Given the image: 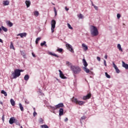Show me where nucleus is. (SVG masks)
Returning a JSON list of instances; mask_svg holds the SVG:
<instances>
[{"mask_svg": "<svg viewBox=\"0 0 128 128\" xmlns=\"http://www.w3.org/2000/svg\"><path fill=\"white\" fill-rule=\"evenodd\" d=\"M70 70L74 74V76L76 78V74H78L82 72V68L78 66H70Z\"/></svg>", "mask_w": 128, "mask_h": 128, "instance_id": "nucleus-1", "label": "nucleus"}, {"mask_svg": "<svg viewBox=\"0 0 128 128\" xmlns=\"http://www.w3.org/2000/svg\"><path fill=\"white\" fill-rule=\"evenodd\" d=\"M90 32L92 36H98V28L92 25L90 26Z\"/></svg>", "mask_w": 128, "mask_h": 128, "instance_id": "nucleus-2", "label": "nucleus"}, {"mask_svg": "<svg viewBox=\"0 0 128 128\" xmlns=\"http://www.w3.org/2000/svg\"><path fill=\"white\" fill-rule=\"evenodd\" d=\"M71 100L72 102H74L76 104H78L79 106H82V104H86V102L84 101H80L78 100V98L73 97L72 98H71Z\"/></svg>", "mask_w": 128, "mask_h": 128, "instance_id": "nucleus-3", "label": "nucleus"}, {"mask_svg": "<svg viewBox=\"0 0 128 128\" xmlns=\"http://www.w3.org/2000/svg\"><path fill=\"white\" fill-rule=\"evenodd\" d=\"M12 78L16 79L20 76V74L18 69H15L14 72H12Z\"/></svg>", "mask_w": 128, "mask_h": 128, "instance_id": "nucleus-4", "label": "nucleus"}, {"mask_svg": "<svg viewBox=\"0 0 128 128\" xmlns=\"http://www.w3.org/2000/svg\"><path fill=\"white\" fill-rule=\"evenodd\" d=\"M56 22L54 20H52L51 21V30L52 34L54 32V28H56Z\"/></svg>", "mask_w": 128, "mask_h": 128, "instance_id": "nucleus-5", "label": "nucleus"}, {"mask_svg": "<svg viewBox=\"0 0 128 128\" xmlns=\"http://www.w3.org/2000/svg\"><path fill=\"white\" fill-rule=\"evenodd\" d=\"M66 46L70 52H74V48H72V45L66 44Z\"/></svg>", "mask_w": 128, "mask_h": 128, "instance_id": "nucleus-6", "label": "nucleus"}, {"mask_svg": "<svg viewBox=\"0 0 128 128\" xmlns=\"http://www.w3.org/2000/svg\"><path fill=\"white\" fill-rule=\"evenodd\" d=\"M58 72H60V76L61 78H62L63 80H66V76H64V73H62V72L60 70H58Z\"/></svg>", "mask_w": 128, "mask_h": 128, "instance_id": "nucleus-7", "label": "nucleus"}, {"mask_svg": "<svg viewBox=\"0 0 128 128\" xmlns=\"http://www.w3.org/2000/svg\"><path fill=\"white\" fill-rule=\"evenodd\" d=\"M16 118H14V117H12L9 120V123L10 124H14Z\"/></svg>", "mask_w": 128, "mask_h": 128, "instance_id": "nucleus-8", "label": "nucleus"}, {"mask_svg": "<svg viewBox=\"0 0 128 128\" xmlns=\"http://www.w3.org/2000/svg\"><path fill=\"white\" fill-rule=\"evenodd\" d=\"M18 36H20V38H26V32H23V33H20L17 34Z\"/></svg>", "mask_w": 128, "mask_h": 128, "instance_id": "nucleus-9", "label": "nucleus"}, {"mask_svg": "<svg viewBox=\"0 0 128 128\" xmlns=\"http://www.w3.org/2000/svg\"><path fill=\"white\" fill-rule=\"evenodd\" d=\"M122 64L123 68H124L126 70H128V64H126V62H124V61L122 62Z\"/></svg>", "mask_w": 128, "mask_h": 128, "instance_id": "nucleus-10", "label": "nucleus"}, {"mask_svg": "<svg viewBox=\"0 0 128 128\" xmlns=\"http://www.w3.org/2000/svg\"><path fill=\"white\" fill-rule=\"evenodd\" d=\"M64 103H60L56 105V108H64Z\"/></svg>", "mask_w": 128, "mask_h": 128, "instance_id": "nucleus-11", "label": "nucleus"}, {"mask_svg": "<svg viewBox=\"0 0 128 128\" xmlns=\"http://www.w3.org/2000/svg\"><path fill=\"white\" fill-rule=\"evenodd\" d=\"M88 98H90V94H88L86 96L83 97V100H88Z\"/></svg>", "mask_w": 128, "mask_h": 128, "instance_id": "nucleus-12", "label": "nucleus"}, {"mask_svg": "<svg viewBox=\"0 0 128 128\" xmlns=\"http://www.w3.org/2000/svg\"><path fill=\"white\" fill-rule=\"evenodd\" d=\"M6 24H8V26H10V28H12V26H14L12 22H10V20L6 21Z\"/></svg>", "mask_w": 128, "mask_h": 128, "instance_id": "nucleus-13", "label": "nucleus"}, {"mask_svg": "<svg viewBox=\"0 0 128 128\" xmlns=\"http://www.w3.org/2000/svg\"><path fill=\"white\" fill-rule=\"evenodd\" d=\"M2 30H4L5 32H8V28L4 26H2V27H0V32H2Z\"/></svg>", "mask_w": 128, "mask_h": 128, "instance_id": "nucleus-14", "label": "nucleus"}, {"mask_svg": "<svg viewBox=\"0 0 128 128\" xmlns=\"http://www.w3.org/2000/svg\"><path fill=\"white\" fill-rule=\"evenodd\" d=\"M82 62H83V64L84 66V68H86V66H88V62H86V59L84 58L82 60Z\"/></svg>", "mask_w": 128, "mask_h": 128, "instance_id": "nucleus-15", "label": "nucleus"}, {"mask_svg": "<svg viewBox=\"0 0 128 128\" xmlns=\"http://www.w3.org/2000/svg\"><path fill=\"white\" fill-rule=\"evenodd\" d=\"M64 114V108H60L59 110V116H62Z\"/></svg>", "mask_w": 128, "mask_h": 128, "instance_id": "nucleus-16", "label": "nucleus"}, {"mask_svg": "<svg viewBox=\"0 0 128 128\" xmlns=\"http://www.w3.org/2000/svg\"><path fill=\"white\" fill-rule=\"evenodd\" d=\"M25 4H26L27 8H30V1L26 0L25 2Z\"/></svg>", "mask_w": 128, "mask_h": 128, "instance_id": "nucleus-17", "label": "nucleus"}, {"mask_svg": "<svg viewBox=\"0 0 128 128\" xmlns=\"http://www.w3.org/2000/svg\"><path fill=\"white\" fill-rule=\"evenodd\" d=\"M10 102L12 106H14L16 104V102L14 100V99L12 98L10 100Z\"/></svg>", "mask_w": 128, "mask_h": 128, "instance_id": "nucleus-18", "label": "nucleus"}, {"mask_svg": "<svg viewBox=\"0 0 128 128\" xmlns=\"http://www.w3.org/2000/svg\"><path fill=\"white\" fill-rule=\"evenodd\" d=\"M49 54H50V56H56V58H59L60 56H58V54L52 53V52H48Z\"/></svg>", "mask_w": 128, "mask_h": 128, "instance_id": "nucleus-19", "label": "nucleus"}, {"mask_svg": "<svg viewBox=\"0 0 128 128\" xmlns=\"http://www.w3.org/2000/svg\"><path fill=\"white\" fill-rule=\"evenodd\" d=\"M24 80H26V82H28V80H30V76L28 74H26L24 76Z\"/></svg>", "mask_w": 128, "mask_h": 128, "instance_id": "nucleus-20", "label": "nucleus"}, {"mask_svg": "<svg viewBox=\"0 0 128 128\" xmlns=\"http://www.w3.org/2000/svg\"><path fill=\"white\" fill-rule=\"evenodd\" d=\"M83 70L86 72V74H88V72H90V69L86 67H84Z\"/></svg>", "mask_w": 128, "mask_h": 128, "instance_id": "nucleus-21", "label": "nucleus"}, {"mask_svg": "<svg viewBox=\"0 0 128 128\" xmlns=\"http://www.w3.org/2000/svg\"><path fill=\"white\" fill-rule=\"evenodd\" d=\"M82 46L84 48V50H88V46L86 44H82Z\"/></svg>", "mask_w": 128, "mask_h": 128, "instance_id": "nucleus-22", "label": "nucleus"}, {"mask_svg": "<svg viewBox=\"0 0 128 128\" xmlns=\"http://www.w3.org/2000/svg\"><path fill=\"white\" fill-rule=\"evenodd\" d=\"M19 108L21 112H24V106H22V104H21V103L19 104Z\"/></svg>", "mask_w": 128, "mask_h": 128, "instance_id": "nucleus-23", "label": "nucleus"}, {"mask_svg": "<svg viewBox=\"0 0 128 128\" xmlns=\"http://www.w3.org/2000/svg\"><path fill=\"white\" fill-rule=\"evenodd\" d=\"M38 14H40L38 11H35L34 12V16L38 17Z\"/></svg>", "mask_w": 128, "mask_h": 128, "instance_id": "nucleus-24", "label": "nucleus"}, {"mask_svg": "<svg viewBox=\"0 0 128 128\" xmlns=\"http://www.w3.org/2000/svg\"><path fill=\"white\" fill-rule=\"evenodd\" d=\"M3 4L4 6H8V4H10V2L8 0H5Z\"/></svg>", "mask_w": 128, "mask_h": 128, "instance_id": "nucleus-25", "label": "nucleus"}, {"mask_svg": "<svg viewBox=\"0 0 128 128\" xmlns=\"http://www.w3.org/2000/svg\"><path fill=\"white\" fill-rule=\"evenodd\" d=\"M1 94H4V96H8V94L6 93V91H4V90H2L1 91Z\"/></svg>", "mask_w": 128, "mask_h": 128, "instance_id": "nucleus-26", "label": "nucleus"}, {"mask_svg": "<svg viewBox=\"0 0 128 128\" xmlns=\"http://www.w3.org/2000/svg\"><path fill=\"white\" fill-rule=\"evenodd\" d=\"M66 64H67V66H70V67L72 66H74L73 65H72V63H70V62H68V61H67L66 62Z\"/></svg>", "mask_w": 128, "mask_h": 128, "instance_id": "nucleus-27", "label": "nucleus"}, {"mask_svg": "<svg viewBox=\"0 0 128 128\" xmlns=\"http://www.w3.org/2000/svg\"><path fill=\"white\" fill-rule=\"evenodd\" d=\"M117 48H118L119 50L122 52V46H120V44H118L117 46Z\"/></svg>", "mask_w": 128, "mask_h": 128, "instance_id": "nucleus-28", "label": "nucleus"}, {"mask_svg": "<svg viewBox=\"0 0 128 128\" xmlns=\"http://www.w3.org/2000/svg\"><path fill=\"white\" fill-rule=\"evenodd\" d=\"M46 41H44L43 42H42L40 44V46H46Z\"/></svg>", "mask_w": 128, "mask_h": 128, "instance_id": "nucleus-29", "label": "nucleus"}, {"mask_svg": "<svg viewBox=\"0 0 128 128\" xmlns=\"http://www.w3.org/2000/svg\"><path fill=\"white\" fill-rule=\"evenodd\" d=\"M39 124H44V120L42 118H40L38 120Z\"/></svg>", "mask_w": 128, "mask_h": 128, "instance_id": "nucleus-30", "label": "nucleus"}, {"mask_svg": "<svg viewBox=\"0 0 128 128\" xmlns=\"http://www.w3.org/2000/svg\"><path fill=\"white\" fill-rule=\"evenodd\" d=\"M14 122L17 126H20V122L18 120H15V122Z\"/></svg>", "mask_w": 128, "mask_h": 128, "instance_id": "nucleus-31", "label": "nucleus"}, {"mask_svg": "<svg viewBox=\"0 0 128 128\" xmlns=\"http://www.w3.org/2000/svg\"><path fill=\"white\" fill-rule=\"evenodd\" d=\"M41 128H49L48 126L46 124H43L40 126Z\"/></svg>", "mask_w": 128, "mask_h": 128, "instance_id": "nucleus-32", "label": "nucleus"}, {"mask_svg": "<svg viewBox=\"0 0 128 128\" xmlns=\"http://www.w3.org/2000/svg\"><path fill=\"white\" fill-rule=\"evenodd\" d=\"M41 38H36V44H38V40H40Z\"/></svg>", "mask_w": 128, "mask_h": 128, "instance_id": "nucleus-33", "label": "nucleus"}, {"mask_svg": "<svg viewBox=\"0 0 128 128\" xmlns=\"http://www.w3.org/2000/svg\"><path fill=\"white\" fill-rule=\"evenodd\" d=\"M105 76L107 78H110V74H108V72H105Z\"/></svg>", "mask_w": 128, "mask_h": 128, "instance_id": "nucleus-34", "label": "nucleus"}, {"mask_svg": "<svg viewBox=\"0 0 128 128\" xmlns=\"http://www.w3.org/2000/svg\"><path fill=\"white\" fill-rule=\"evenodd\" d=\"M115 70H116V74H120V69L118 67H117V68H115Z\"/></svg>", "mask_w": 128, "mask_h": 128, "instance_id": "nucleus-35", "label": "nucleus"}, {"mask_svg": "<svg viewBox=\"0 0 128 128\" xmlns=\"http://www.w3.org/2000/svg\"><path fill=\"white\" fill-rule=\"evenodd\" d=\"M92 6H94V8H95L96 10H98V6L92 3Z\"/></svg>", "mask_w": 128, "mask_h": 128, "instance_id": "nucleus-36", "label": "nucleus"}, {"mask_svg": "<svg viewBox=\"0 0 128 128\" xmlns=\"http://www.w3.org/2000/svg\"><path fill=\"white\" fill-rule=\"evenodd\" d=\"M10 48H14V43L12 42H10Z\"/></svg>", "mask_w": 128, "mask_h": 128, "instance_id": "nucleus-37", "label": "nucleus"}, {"mask_svg": "<svg viewBox=\"0 0 128 128\" xmlns=\"http://www.w3.org/2000/svg\"><path fill=\"white\" fill-rule=\"evenodd\" d=\"M62 48H59L58 49H57V52H62Z\"/></svg>", "mask_w": 128, "mask_h": 128, "instance_id": "nucleus-38", "label": "nucleus"}, {"mask_svg": "<svg viewBox=\"0 0 128 128\" xmlns=\"http://www.w3.org/2000/svg\"><path fill=\"white\" fill-rule=\"evenodd\" d=\"M112 64H113V67L114 68V69L118 68V66H116V64H114V62H112Z\"/></svg>", "mask_w": 128, "mask_h": 128, "instance_id": "nucleus-39", "label": "nucleus"}, {"mask_svg": "<svg viewBox=\"0 0 128 128\" xmlns=\"http://www.w3.org/2000/svg\"><path fill=\"white\" fill-rule=\"evenodd\" d=\"M78 18H84V16H82V14H80L78 16Z\"/></svg>", "mask_w": 128, "mask_h": 128, "instance_id": "nucleus-40", "label": "nucleus"}, {"mask_svg": "<svg viewBox=\"0 0 128 128\" xmlns=\"http://www.w3.org/2000/svg\"><path fill=\"white\" fill-rule=\"evenodd\" d=\"M68 28H70V30H72V27L70 24H68Z\"/></svg>", "mask_w": 128, "mask_h": 128, "instance_id": "nucleus-41", "label": "nucleus"}, {"mask_svg": "<svg viewBox=\"0 0 128 128\" xmlns=\"http://www.w3.org/2000/svg\"><path fill=\"white\" fill-rule=\"evenodd\" d=\"M54 12L55 14V16H56V14H58V13L56 12V8H54Z\"/></svg>", "mask_w": 128, "mask_h": 128, "instance_id": "nucleus-42", "label": "nucleus"}, {"mask_svg": "<svg viewBox=\"0 0 128 128\" xmlns=\"http://www.w3.org/2000/svg\"><path fill=\"white\" fill-rule=\"evenodd\" d=\"M50 108H52V110H56L58 108L56 106V105L54 106H50Z\"/></svg>", "mask_w": 128, "mask_h": 128, "instance_id": "nucleus-43", "label": "nucleus"}, {"mask_svg": "<svg viewBox=\"0 0 128 128\" xmlns=\"http://www.w3.org/2000/svg\"><path fill=\"white\" fill-rule=\"evenodd\" d=\"M38 115V113H36V111H34V113H33V116H36Z\"/></svg>", "mask_w": 128, "mask_h": 128, "instance_id": "nucleus-44", "label": "nucleus"}, {"mask_svg": "<svg viewBox=\"0 0 128 128\" xmlns=\"http://www.w3.org/2000/svg\"><path fill=\"white\" fill-rule=\"evenodd\" d=\"M25 104H30V101L26 100H25Z\"/></svg>", "mask_w": 128, "mask_h": 128, "instance_id": "nucleus-45", "label": "nucleus"}, {"mask_svg": "<svg viewBox=\"0 0 128 128\" xmlns=\"http://www.w3.org/2000/svg\"><path fill=\"white\" fill-rule=\"evenodd\" d=\"M117 18H118V20L120 18V14H117Z\"/></svg>", "mask_w": 128, "mask_h": 128, "instance_id": "nucleus-46", "label": "nucleus"}, {"mask_svg": "<svg viewBox=\"0 0 128 128\" xmlns=\"http://www.w3.org/2000/svg\"><path fill=\"white\" fill-rule=\"evenodd\" d=\"M104 66H107V65H106V60H104Z\"/></svg>", "mask_w": 128, "mask_h": 128, "instance_id": "nucleus-47", "label": "nucleus"}, {"mask_svg": "<svg viewBox=\"0 0 128 128\" xmlns=\"http://www.w3.org/2000/svg\"><path fill=\"white\" fill-rule=\"evenodd\" d=\"M22 56H23V58H26V54H22Z\"/></svg>", "mask_w": 128, "mask_h": 128, "instance_id": "nucleus-48", "label": "nucleus"}, {"mask_svg": "<svg viewBox=\"0 0 128 128\" xmlns=\"http://www.w3.org/2000/svg\"><path fill=\"white\" fill-rule=\"evenodd\" d=\"M96 58L98 62H100V56H97Z\"/></svg>", "mask_w": 128, "mask_h": 128, "instance_id": "nucleus-49", "label": "nucleus"}, {"mask_svg": "<svg viewBox=\"0 0 128 128\" xmlns=\"http://www.w3.org/2000/svg\"><path fill=\"white\" fill-rule=\"evenodd\" d=\"M2 122H4V115H2Z\"/></svg>", "mask_w": 128, "mask_h": 128, "instance_id": "nucleus-50", "label": "nucleus"}, {"mask_svg": "<svg viewBox=\"0 0 128 128\" xmlns=\"http://www.w3.org/2000/svg\"><path fill=\"white\" fill-rule=\"evenodd\" d=\"M18 70L20 72H20H24V70H22L18 69Z\"/></svg>", "mask_w": 128, "mask_h": 128, "instance_id": "nucleus-51", "label": "nucleus"}, {"mask_svg": "<svg viewBox=\"0 0 128 128\" xmlns=\"http://www.w3.org/2000/svg\"><path fill=\"white\" fill-rule=\"evenodd\" d=\"M86 119V116H83L81 118V120H85Z\"/></svg>", "mask_w": 128, "mask_h": 128, "instance_id": "nucleus-52", "label": "nucleus"}, {"mask_svg": "<svg viewBox=\"0 0 128 128\" xmlns=\"http://www.w3.org/2000/svg\"><path fill=\"white\" fill-rule=\"evenodd\" d=\"M32 56H34V58H36V54H34V52H32Z\"/></svg>", "mask_w": 128, "mask_h": 128, "instance_id": "nucleus-53", "label": "nucleus"}, {"mask_svg": "<svg viewBox=\"0 0 128 128\" xmlns=\"http://www.w3.org/2000/svg\"><path fill=\"white\" fill-rule=\"evenodd\" d=\"M104 58H105L106 60H107V59H108V55H106V56H105Z\"/></svg>", "mask_w": 128, "mask_h": 128, "instance_id": "nucleus-54", "label": "nucleus"}, {"mask_svg": "<svg viewBox=\"0 0 128 128\" xmlns=\"http://www.w3.org/2000/svg\"><path fill=\"white\" fill-rule=\"evenodd\" d=\"M68 118H65L64 122H68Z\"/></svg>", "mask_w": 128, "mask_h": 128, "instance_id": "nucleus-55", "label": "nucleus"}, {"mask_svg": "<svg viewBox=\"0 0 128 128\" xmlns=\"http://www.w3.org/2000/svg\"><path fill=\"white\" fill-rule=\"evenodd\" d=\"M65 10H66V12H68V8H67L66 7V8H65Z\"/></svg>", "mask_w": 128, "mask_h": 128, "instance_id": "nucleus-56", "label": "nucleus"}, {"mask_svg": "<svg viewBox=\"0 0 128 128\" xmlns=\"http://www.w3.org/2000/svg\"><path fill=\"white\" fill-rule=\"evenodd\" d=\"M26 54L24 52L21 51V54Z\"/></svg>", "mask_w": 128, "mask_h": 128, "instance_id": "nucleus-57", "label": "nucleus"}, {"mask_svg": "<svg viewBox=\"0 0 128 128\" xmlns=\"http://www.w3.org/2000/svg\"><path fill=\"white\" fill-rule=\"evenodd\" d=\"M0 42H3L1 38H0Z\"/></svg>", "mask_w": 128, "mask_h": 128, "instance_id": "nucleus-58", "label": "nucleus"}, {"mask_svg": "<svg viewBox=\"0 0 128 128\" xmlns=\"http://www.w3.org/2000/svg\"><path fill=\"white\" fill-rule=\"evenodd\" d=\"M34 112H36V108H34Z\"/></svg>", "mask_w": 128, "mask_h": 128, "instance_id": "nucleus-59", "label": "nucleus"}, {"mask_svg": "<svg viewBox=\"0 0 128 128\" xmlns=\"http://www.w3.org/2000/svg\"><path fill=\"white\" fill-rule=\"evenodd\" d=\"M0 104H2V102H0Z\"/></svg>", "mask_w": 128, "mask_h": 128, "instance_id": "nucleus-60", "label": "nucleus"}, {"mask_svg": "<svg viewBox=\"0 0 128 128\" xmlns=\"http://www.w3.org/2000/svg\"><path fill=\"white\" fill-rule=\"evenodd\" d=\"M56 80H58V78H56Z\"/></svg>", "mask_w": 128, "mask_h": 128, "instance_id": "nucleus-61", "label": "nucleus"}, {"mask_svg": "<svg viewBox=\"0 0 128 128\" xmlns=\"http://www.w3.org/2000/svg\"><path fill=\"white\" fill-rule=\"evenodd\" d=\"M20 128H22V126H20Z\"/></svg>", "mask_w": 128, "mask_h": 128, "instance_id": "nucleus-62", "label": "nucleus"}]
</instances>
